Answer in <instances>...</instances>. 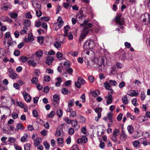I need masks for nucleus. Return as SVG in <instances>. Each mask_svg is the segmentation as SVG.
Returning <instances> with one entry per match:
<instances>
[{"label":"nucleus","mask_w":150,"mask_h":150,"mask_svg":"<svg viewBox=\"0 0 150 150\" xmlns=\"http://www.w3.org/2000/svg\"><path fill=\"white\" fill-rule=\"evenodd\" d=\"M54 102L53 104L55 106H57L59 103V96L57 94H55L53 96Z\"/></svg>","instance_id":"1a4fd4ad"},{"label":"nucleus","mask_w":150,"mask_h":150,"mask_svg":"<svg viewBox=\"0 0 150 150\" xmlns=\"http://www.w3.org/2000/svg\"><path fill=\"white\" fill-rule=\"evenodd\" d=\"M54 26L55 27V29L56 30H57L61 28L62 26L61 25L58 23H56L54 25Z\"/></svg>","instance_id":"de8ad7c7"},{"label":"nucleus","mask_w":150,"mask_h":150,"mask_svg":"<svg viewBox=\"0 0 150 150\" xmlns=\"http://www.w3.org/2000/svg\"><path fill=\"white\" fill-rule=\"evenodd\" d=\"M55 112L52 111L47 115V117L50 118L53 117L55 115Z\"/></svg>","instance_id":"603ef678"},{"label":"nucleus","mask_w":150,"mask_h":150,"mask_svg":"<svg viewBox=\"0 0 150 150\" xmlns=\"http://www.w3.org/2000/svg\"><path fill=\"white\" fill-rule=\"evenodd\" d=\"M9 75L10 77L12 79H15L19 77V75L16 73H15L12 69H10Z\"/></svg>","instance_id":"6e6552de"},{"label":"nucleus","mask_w":150,"mask_h":150,"mask_svg":"<svg viewBox=\"0 0 150 150\" xmlns=\"http://www.w3.org/2000/svg\"><path fill=\"white\" fill-rule=\"evenodd\" d=\"M140 142L139 139L137 141H134L133 142V145L135 148L139 147L140 146Z\"/></svg>","instance_id":"473e14b6"},{"label":"nucleus","mask_w":150,"mask_h":150,"mask_svg":"<svg viewBox=\"0 0 150 150\" xmlns=\"http://www.w3.org/2000/svg\"><path fill=\"white\" fill-rule=\"evenodd\" d=\"M32 139L34 141V145L36 146H39L42 142L41 139L40 138H36L35 134L32 136Z\"/></svg>","instance_id":"423d86ee"},{"label":"nucleus","mask_w":150,"mask_h":150,"mask_svg":"<svg viewBox=\"0 0 150 150\" xmlns=\"http://www.w3.org/2000/svg\"><path fill=\"white\" fill-rule=\"evenodd\" d=\"M113 135L112 137V139L114 142H117L118 144H120L121 142L117 141V136L120 134V130L117 129H115L113 132Z\"/></svg>","instance_id":"f257e3e1"},{"label":"nucleus","mask_w":150,"mask_h":150,"mask_svg":"<svg viewBox=\"0 0 150 150\" xmlns=\"http://www.w3.org/2000/svg\"><path fill=\"white\" fill-rule=\"evenodd\" d=\"M91 93L93 96L97 97L100 94V92L98 90H96L91 92Z\"/></svg>","instance_id":"2f4dec72"},{"label":"nucleus","mask_w":150,"mask_h":150,"mask_svg":"<svg viewBox=\"0 0 150 150\" xmlns=\"http://www.w3.org/2000/svg\"><path fill=\"white\" fill-rule=\"evenodd\" d=\"M54 46L57 49L60 48L61 47V43L56 41L54 44Z\"/></svg>","instance_id":"5fc2aeb1"},{"label":"nucleus","mask_w":150,"mask_h":150,"mask_svg":"<svg viewBox=\"0 0 150 150\" xmlns=\"http://www.w3.org/2000/svg\"><path fill=\"white\" fill-rule=\"evenodd\" d=\"M132 103L135 106H137L138 105V103L136 98H133L132 100Z\"/></svg>","instance_id":"4d7b16f0"},{"label":"nucleus","mask_w":150,"mask_h":150,"mask_svg":"<svg viewBox=\"0 0 150 150\" xmlns=\"http://www.w3.org/2000/svg\"><path fill=\"white\" fill-rule=\"evenodd\" d=\"M81 139L84 143H86L88 142V139L86 136H83L82 137Z\"/></svg>","instance_id":"052dcab7"},{"label":"nucleus","mask_w":150,"mask_h":150,"mask_svg":"<svg viewBox=\"0 0 150 150\" xmlns=\"http://www.w3.org/2000/svg\"><path fill=\"white\" fill-rule=\"evenodd\" d=\"M63 65L64 67L66 69H67V68L69 67L70 66V64L68 60H67L64 62Z\"/></svg>","instance_id":"58836bf2"},{"label":"nucleus","mask_w":150,"mask_h":150,"mask_svg":"<svg viewBox=\"0 0 150 150\" xmlns=\"http://www.w3.org/2000/svg\"><path fill=\"white\" fill-rule=\"evenodd\" d=\"M71 56L74 57H76L77 56L78 53L77 52H71L70 53Z\"/></svg>","instance_id":"0e129e2a"},{"label":"nucleus","mask_w":150,"mask_h":150,"mask_svg":"<svg viewBox=\"0 0 150 150\" xmlns=\"http://www.w3.org/2000/svg\"><path fill=\"white\" fill-rule=\"evenodd\" d=\"M56 57L58 59L62 58L63 56V54L60 52H58L56 54Z\"/></svg>","instance_id":"69168bd1"},{"label":"nucleus","mask_w":150,"mask_h":150,"mask_svg":"<svg viewBox=\"0 0 150 150\" xmlns=\"http://www.w3.org/2000/svg\"><path fill=\"white\" fill-rule=\"evenodd\" d=\"M28 63L30 66H32L33 67H35L36 65V64L35 62L33 60H29L28 61Z\"/></svg>","instance_id":"ea45409f"},{"label":"nucleus","mask_w":150,"mask_h":150,"mask_svg":"<svg viewBox=\"0 0 150 150\" xmlns=\"http://www.w3.org/2000/svg\"><path fill=\"white\" fill-rule=\"evenodd\" d=\"M81 132L84 135L87 134V131L86 126H84L82 127L81 129Z\"/></svg>","instance_id":"c9c22d12"},{"label":"nucleus","mask_w":150,"mask_h":150,"mask_svg":"<svg viewBox=\"0 0 150 150\" xmlns=\"http://www.w3.org/2000/svg\"><path fill=\"white\" fill-rule=\"evenodd\" d=\"M140 96L141 100H144L145 99L146 96L144 92H141Z\"/></svg>","instance_id":"bf43d9fd"},{"label":"nucleus","mask_w":150,"mask_h":150,"mask_svg":"<svg viewBox=\"0 0 150 150\" xmlns=\"http://www.w3.org/2000/svg\"><path fill=\"white\" fill-rule=\"evenodd\" d=\"M94 45V42L92 40H88L84 44V49L86 50L92 49Z\"/></svg>","instance_id":"f03ea898"},{"label":"nucleus","mask_w":150,"mask_h":150,"mask_svg":"<svg viewBox=\"0 0 150 150\" xmlns=\"http://www.w3.org/2000/svg\"><path fill=\"white\" fill-rule=\"evenodd\" d=\"M68 106L69 108H70L72 107L74 105V99H70L68 101Z\"/></svg>","instance_id":"c756f323"},{"label":"nucleus","mask_w":150,"mask_h":150,"mask_svg":"<svg viewBox=\"0 0 150 150\" xmlns=\"http://www.w3.org/2000/svg\"><path fill=\"white\" fill-rule=\"evenodd\" d=\"M96 60L97 61V64L99 67H101L104 63V59L103 58H102L101 59H99Z\"/></svg>","instance_id":"a211bd4d"},{"label":"nucleus","mask_w":150,"mask_h":150,"mask_svg":"<svg viewBox=\"0 0 150 150\" xmlns=\"http://www.w3.org/2000/svg\"><path fill=\"white\" fill-rule=\"evenodd\" d=\"M85 83V81L84 79L81 77H79L78 78L77 81L75 83V85L77 88H79L81 87V85H83Z\"/></svg>","instance_id":"39448f33"},{"label":"nucleus","mask_w":150,"mask_h":150,"mask_svg":"<svg viewBox=\"0 0 150 150\" xmlns=\"http://www.w3.org/2000/svg\"><path fill=\"white\" fill-rule=\"evenodd\" d=\"M43 53L42 50H40L37 52L35 54L36 56L38 57H41L43 55Z\"/></svg>","instance_id":"37998d69"},{"label":"nucleus","mask_w":150,"mask_h":150,"mask_svg":"<svg viewBox=\"0 0 150 150\" xmlns=\"http://www.w3.org/2000/svg\"><path fill=\"white\" fill-rule=\"evenodd\" d=\"M13 54L14 55L18 56L20 55V52L18 50H15Z\"/></svg>","instance_id":"338daca9"},{"label":"nucleus","mask_w":150,"mask_h":150,"mask_svg":"<svg viewBox=\"0 0 150 150\" xmlns=\"http://www.w3.org/2000/svg\"><path fill=\"white\" fill-rule=\"evenodd\" d=\"M2 5V6L1 7V9L3 11H7L8 8L11 9L12 7L11 5L10 4H6L3 3Z\"/></svg>","instance_id":"9b49d317"},{"label":"nucleus","mask_w":150,"mask_h":150,"mask_svg":"<svg viewBox=\"0 0 150 150\" xmlns=\"http://www.w3.org/2000/svg\"><path fill=\"white\" fill-rule=\"evenodd\" d=\"M109 83L111 86H115L117 84V82L115 80H110L109 81Z\"/></svg>","instance_id":"c03bdc74"},{"label":"nucleus","mask_w":150,"mask_h":150,"mask_svg":"<svg viewBox=\"0 0 150 150\" xmlns=\"http://www.w3.org/2000/svg\"><path fill=\"white\" fill-rule=\"evenodd\" d=\"M43 144L45 147V148L47 149H50V146L49 144L48 143V142H44Z\"/></svg>","instance_id":"6e6d98bb"},{"label":"nucleus","mask_w":150,"mask_h":150,"mask_svg":"<svg viewBox=\"0 0 150 150\" xmlns=\"http://www.w3.org/2000/svg\"><path fill=\"white\" fill-rule=\"evenodd\" d=\"M32 82L33 84H36L38 81V79L36 77H33L32 79Z\"/></svg>","instance_id":"8fccbe9b"},{"label":"nucleus","mask_w":150,"mask_h":150,"mask_svg":"<svg viewBox=\"0 0 150 150\" xmlns=\"http://www.w3.org/2000/svg\"><path fill=\"white\" fill-rule=\"evenodd\" d=\"M82 11H80L79 13L77 15V16L79 18H81L83 17L84 15Z\"/></svg>","instance_id":"e2e57ef3"},{"label":"nucleus","mask_w":150,"mask_h":150,"mask_svg":"<svg viewBox=\"0 0 150 150\" xmlns=\"http://www.w3.org/2000/svg\"><path fill=\"white\" fill-rule=\"evenodd\" d=\"M140 143L143 144L144 145H146L147 144V140L145 138H142L139 139Z\"/></svg>","instance_id":"4be33fe9"},{"label":"nucleus","mask_w":150,"mask_h":150,"mask_svg":"<svg viewBox=\"0 0 150 150\" xmlns=\"http://www.w3.org/2000/svg\"><path fill=\"white\" fill-rule=\"evenodd\" d=\"M74 130L72 128H70L69 129V134L72 135L74 134Z\"/></svg>","instance_id":"680f3d73"},{"label":"nucleus","mask_w":150,"mask_h":150,"mask_svg":"<svg viewBox=\"0 0 150 150\" xmlns=\"http://www.w3.org/2000/svg\"><path fill=\"white\" fill-rule=\"evenodd\" d=\"M23 24L26 27H29L31 25L30 21L29 20L25 19L24 20Z\"/></svg>","instance_id":"aec40b11"},{"label":"nucleus","mask_w":150,"mask_h":150,"mask_svg":"<svg viewBox=\"0 0 150 150\" xmlns=\"http://www.w3.org/2000/svg\"><path fill=\"white\" fill-rule=\"evenodd\" d=\"M116 23L117 24L120 25H123L125 24L124 19L122 17L121 15H119L117 16L115 18Z\"/></svg>","instance_id":"20e7f679"},{"label":"nucleus","mask_w":150,"mask_h":150,"mask_svg":"<svg viewBox=\"0 0 150 150\" xmlns=\"http://www.w3.org/2000/svg\"><path fill=\"white\" fill-rule=\"evenodd\" d=\"M57 21V23H58L59 24L63 26L64 24V21L61 17L59 16L58 17Z\"/></svg>","instance_id":"e433bc0d"},{"label":"nucleus","mask_w":150,"mask_h":150,"mask_svg":"<svg viewBox=\"0 0 150 150\" xmlns=\"http://www.w3.org/2000/svg\"><path fill=\"white\" fill-rule=\"evenodd\" d=\"M62 130L60 129L59 127H58L56 131L55 132V135L56 137L60 136L62 133Z\"/></svg>","instance_id":"412c9836"},{"label":"nucleus","mask_w":150,"mask_h":150,"mask_svg":"<svg viewBox=\"0 0 150 150\" xmlns=\"http://www.w3.org/2000/svg\"><path fill=\"white\" fill-rule=\"evenodd\" d=\"M28 40H25V42H28V41H32L33 40L34 38L32 35H31L28 34Z\"/></svg>","instance_id":"49530a36"},{"label":"nucleus","mask_w":150,"mask_h":150,"mask_svg":"<svg viewBox=\"0 0 150 150\" xmlns=\"http://www.w3.org/2000/svg\"><path fill=\"white\" fill-rule=\"evenodd\" d=\"M0 19L4 22L7 21L8 22H11V20L8 17L5 16H1L0 18Z\"/></svg>","instance_id":"6ab92c4d"},{"label":"nucleus","mask_w":150,"mask_h":150,"mask_svg":"<svg viewBox=\"0 0 150 150\" xmlns=\"http://www.w3.org/2000/svg\"><path fill=\"white\" fill-rule=\"evenodd\" d=\"M70 150H79L77 145H74L71 147Z\"/></svg>","instance_id":"13d9d810"},{"label":"nucleus","mask_w":150,"mask_h":150,"mask_svg":"<svg viewBox=\"0 0 150 150\" xmlns=\"http://www.w3.org/2000/svg\"><path fill=\"white\" fill-rule=\"evenodd\" d=\"M126 138V136L124 133L121 134L120 136V139L122 141H124L125 140Z\"/></svg>","instance_id":"c85d7f7f"},{"label":"nucleus","mask_w":150,"mask_h":150,"mask_svg":"<svg viewBox=\"0 0 150 150\" xmlns=\"http://www.w3.org/2000/svg\"><path fill=\"white\" fill-rule=\"evenodd\" d=\"M9 15L10 17L14 19L16 18L18 16V13H17L11 12Z\"/></svg>","instance_id":"a878e982"},{"label":"nucleus","mask_w":150,"mask_h":150,"mask_svg":"<svg viewBox=\"0 0 150 150\" xmlns=\"http://www.w3.org/2000/svg\"><path fill=\"white\" fill-rule=\"evenodd\" d=\"M122 100L123 103L125 105L128 104V100L127 96L126 95L122 98Z\"/></svg>","instance_id":"72a5a7b5"},{"label":"nucleus","mask_w":150,"mask_h":150,"mask_svg":"<svg viewBox=\"0 0 150 150\" xmlns=\"http://www.w3.org/2000/svg\"><path fill=\"white\" fill-rule=\"evenodd\" d=\"M127 129L128 132L130 134L134 132V128L131 125H129L127 127Z\"/></svg>","instance_id":"cd10ccee"},{"label":"nucleus","mask_w":150,"mask_h":150,"mask_svg":"<svg viewBox=\"0 0 150 150\" xmlns=\"http://www.w3.org/2000/svg\"><path fill=\"white\" fill-rule=\"evenodd\" d=\"M127 94L131 97L136 96L139 94L137 91L136 90H130L128 91Z\"/></svg>","instance_id":"9d476101"},{"label":"nucleus","mask_w":150,"mask_h":150,"mask_svg":"<svg viewBox=\"0 0 150 150\" xmlns=\"http://www.w3.org/2000/svg\"><path fill=\"white\" fill-rule=\"evenodd\" d=\"M56 81L55 83V86L57 87L59 86L60 85L61 82L62 81V79L61 77H59L56 79Z\"/></svg>","instance_id":"5701e85b"},{"label":"nucleus","mask_w":150,"mask_h":150,"mask_svg":"<svg viewBox=\"0 0 150 150\" xmlns=\"http://www.w3.org/2000/svg\"><path fill=\"white\" fill-rule=\"evenodd\" d=\"M104 86H103L106 89L108 90L110 89V88H111V85H110V83H108L107 81H106L103 83Z\"/></svg>","instance_id":"393cba45"},{"label":"nucleus","mask_w":150,"mask_h":150,"mask_svg":"<svg viewBox=\"0 0 150 150\" xmlns=\"http://www.w3.org/2000/svg\"><path fill=\"white\" fill-rule=\"evenodd\" d=\"M31 145L29 143H26L24 145L25 150H30Z\"/></svg>","instance_id":"4c0bfd02"},{"label":"nucleus","mask_w":150,"mask_h":150,"mask_svg":"<svg viewBox=\"0 0 150 150\" xmlns=\"http://www.w3.org/2000/svg\"><path fill=\"white\" fill-rule=\"evenodd\" d=\"M113 116L112 113L110 112L108 114L107 116L108 119L109 120L110 122H112V118Z\"/></svg>","instance_id":"79ce46f5"},{"label":"nucleus","mask_w":150,"mask_h":150,"mask_svg":"<svg viewBox=\"0 0 150 150\" xmlns=\"http://www.w3.org/2000/svg\"><path fill=\"white\" fill-rule=\"evenodd\" d=\"M64 34L63 35L64 36H68V31L70 28L69 26L68 25H67L64 28Z\"/></svg>","instance_id":"b1692460"},{"label":"nucleus","mask_w":150,"mask_h":150,"mask_svg":"<svg viewBox=\"0 0 150 150\" xmlns=\"http://www.w3.org/2000/svg\"><path fill=\"white\" fill-rule=\"evenodd\" d=\"M57 115L59 117H61L63 115L62 111L60 109L58 110L57 111Z\"/></svg>","instance_id":"a18cd8bd"},{"label":"nucleus","mask_w":150,"mask_h":150,"mask_svg":"<svg viewBox=\"0 0 150 150\" xmlns=\"http://www.w3.org/2000/svg\"><path fill=\"white\" fill-rule=\"evenodd\" d=\"M28 59V58L26 56H22L21 57V61L23 62H25Z\"/></svg>","instance_id":"09e8293b"},{"label":"nucleus","mask_w":150,"mask_h":150,"mask_svg":"<svg viewBox=\"0 0 150 150\" xmlns=\"http://www.w3.org/2000/svg\"><path fill=\"white\" fill-rule=\"evenodd\" d=\"M54 59L52 57H48L46 58L45 63L48 65L52 64Z\"/></svg>","instance_id":"f8f14e48"},{"label":"nucleus","mask_w":150,"mask_h":150,"mask_svg":"<svg viewBox=\"0 0 150 150\" xmlns=\"http://www.w3.org/2000/svg\"><path fill=\"white\" fill-rule=\"evenodd\" d=\"M28 134L26 133H25L21 139V142H26L27 140H28Z\"/></svg>","instance_id":"4468645a"},{"label":"nucleus","mask_w":150,"mask_h":150,"mask_svg":"<svg viewBox=\"0 0 150 150\" xmlns=\"http://www.w3.org/2000/svg\"><path fill=\"white\" fill-rule=\"evenodd\" d=\"M28 30V28L26 27H24L23 29L20 31V33L21 35H23L27 33Z\"/></svg>","instance_id":"bb28decb"},{"label":"nucleus","mask_w":150,"mask_h":150,"mask_svg":"<svg viewBox=\"0 0 150 150\" xmlns=\"http://www.w3.org/2000/svg\"><path fill=\"white\" fill-rule=\"evenodd\" d=\"M16 128L15 129V131H18L19 130H23L24 129V127L23 125L21 123H19L16 126Z\"/></svg>","instance_id":"2eb2a0df"},{"label":"nucleus","mask_w":150,"mask_h":150,"mask_svg":"<svg viewBox=\"0 0 150 150\" xmlns=\"http://www.w3.org/2000/svg\"><path fill=\"white\" fill-rule=\"evenodd\" d=\"M71 124L73 127L76 130L78 129L79 127H77V122L76 120H73L71 122Z\"/></svg>","instance_id":"f3484780"},{"label":"nucleus","mask_w":150,"mask_h":150,"mask_svg":"<svg viewBox=\"0 0 150 150\" xmlns=\"http://www.w3.org/2000/svg\"><path fill=\"white\" fill-rule=\"evenodd\" d=\"M23 95L25 100L27 102H30L32 99L31 97L26 91H23Z\"/></svg>","instance_id":"0eeeda50"},{"label":"nucleus","mask_w":150,"mask_h":150,"mask_svg":"<svg viewBox=\"0 0 150 150\" xmlns=\"http://www.w3.org/2000/svg\"><path fill=\"white\" fill-rule=\"evenodd\" d=\"M94 110L95 112L97 113L99 117H101V112H102V109L100 107L95 108L94 109Z\"/></svg>","instance_id":"dca6fc26"},{"label":"nucleus","mask_w":150,"mask_h":150,"mask_svg":"<svg viewBox=\"0 0 150 150\" xmlns=\"http://www.w3.org/2000/svg\"><path fill=\"white\" fill-rule=\"evenodd\" d=\"M105 98L107 99L106 103L108 105L112 102L113 97L111 94H108L107 96L105 97Z\"/></svg>","instance_id":"ddd939ff"},{"label":"nucleus","mask_w":150,"mask_h":150,"mask_svg":"<svg viewBox=\"0 0 150 150\" xmlns=\"http://www.w3.org/2000/svg\"><path fill=\"white\" fill-rule=\"evenodd\" d=\"M144 118L145 117L143 116H139L137 118V121L139 122H142L145 120Z\"/></svg>","instance_id":"a19ab883"},{"label":"nucleus","mask_w":150,"mask_h":150,"mask_svg":"<svg viewBox=\"0 0 150 150\" xmlns=\"http://www.w3.org/2000/svg\"><path fill=\"white\" fill-rule=\"evenodd\" d=\"M8 141L11 143H13L15 142L16 139L13 137H9L8 139Z\"/></svg>","instance_id":"774afa93"},{"label":"nucleus","mask_w":150,"mask_h":150,"mask_svg":"<svg viewBox=\"0 0 150 150\" xmlns=\"http://www.w3.org/2000/svg\"><path fill=\"white\" fill-rule=\"evenodd\" d=\"M57 142L59 145H60V146H62V145L64 143L63 139L62 138H59L57 139Z\"/></svg>","instance_id":"f704fd0d"},{"label":"nucleus","mask_w":150,"mask_h":150,"mask_svg":"<svg viewBox=\"0 0 150 150\" xmlns=\"http://www.w3.org/2000/svg\"><path fill=\"white\" fill-rule=\"evenodd\" d=\"M89 32V30L87 29L86 28H84L82 32L81 33L80 37L79 39V42H81L86 37V35L88 34Z\"/></svg>","instance_id":"7ed1b4c3"},{"label":"nucleus","mask_w":150,"mask_h":150,"mask_svg":"<svg viewBox=\"0 0 150 150\" xmlns=\"http://www.w3.org/2000/svg\"><path fill=\"white\" fill-rule=\"evenodd\" d=\"M66 69V71L69 74L71 75L73 72V69L72 68H67Z\"/></svg>","instance_id":"864d4df0"},{"label":"nucleus","mask_w":150,"mask_h":150,"mask_svg":"<svg viewBox=\"0 0 150 150\" xmlns=\"http://www.w3.org/2000/svg\"><path fill=\"white\" fill-rule=\"evenodd\" d=\"M35 10L37 16L38 17L42 15L41 11L39 10H38L36 8H35Z\"/></svg>","instance_id":"3c124183"},{"label":"nucleus","mask_w":150,"mask_h":150,"mask_svg":"<svg viewBox=\"0 0 150 150\" xmlns=\"http://www.w3.org/2000/svg\"><path fill=\"white\" fill-rule=\"evenodd\" d=\"M142 136L145 138H149L150 137V131H148L142 133Z\"/></svg>","instance_id":"7c9ffc66"}]
</instances>
